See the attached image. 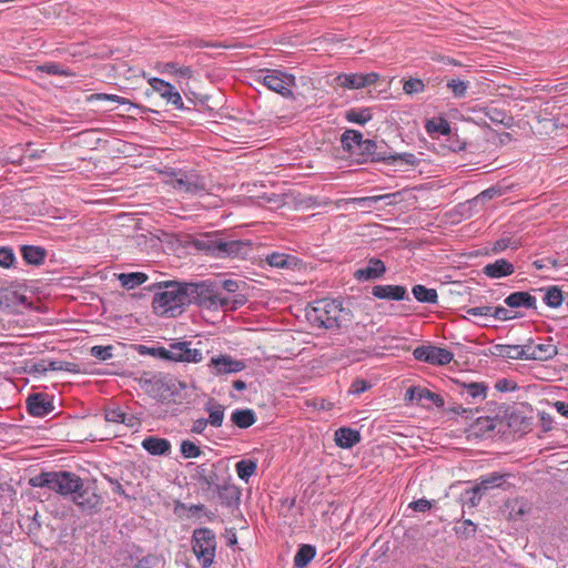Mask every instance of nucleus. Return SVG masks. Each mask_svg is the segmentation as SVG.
I'll return each instance as SVG.
<instances>
[{
	"mask_svg": "<svg viewBox=\"0 0 568 568\" xmlns=\"http://www.w3.org/2000/svg\"><path fill=\"white\" fill-rule=\"evenodd\" d=\"M335 80L339 87L346 89H361L364 83L362 82V73H343L337 75Z\"/></svg>",
	"mask_w": 568,
	"mask_h": 568,
	"instance_id": "37998d69",
	"label": "nucleus"
},
{
	"mask_svg": "<svg viewBox=\"0 0 568 568\" xmlns=\"http://www.w3.org/2000/svg\"><path fill=\"white\" fill-rule=\"evenodd\" d=\"M78 487L70 494L71 501L85 515H95L101 511L103 499L98 493L97 480L78 478Z\"/></svg>",
	"mask_w": 568,
	"mask_h": 568,
	"instance_id": "39448f33",
	"label": "nucleus"
},
{
	"mask_svg": "<svg viewBox=\"0 0 568 568\" xmlns=\"http://www.w3.org/2000/svg\"><path fill=\"white\" fill-rule=\"evenodd\" d=\"M515 272L513 263L505 258L496 260L484 266L483 273L490 278H501L511 275Z\"/></svg>",
	"mask_w": 568,
	"mask_h": 568,
	"instance_id": "393cba45",
	"label": "nucleus"
},
{
	"mask_svg": "<svg viewBox=\"0 0 568 568\" xmlns=\"http://www.w3.org/2000/svg\"><path fill=\"white\" fill-rule=\"evenodd\" d=\"M537 291L545 292L542 300L547 306L551 308H558L561 306L564 302V295L562 291L557 285L540 287Z\"/></svg>",
	"mask_w": 568,
	"mask_h": 568,
	"instance_id": "c9c22d12",
	"label": "nucleus"
},
{
	"mask_svg": "<svg viewBox=\"0 0 568 568\" xmlns=\"http://www.w3.org/2000/svg\"><path fill=\"white\" fill-rule=\"evenodd\" d=\"M508 247L517 248L518 245L515 242H513L510 237H503L497 240L493 244L491 251L497 254L505 251Z\"/></svg>",
	"mask_w": 568,
	"mask_h": 568,
	"instance_id": "69168bd1",
	"label": "nucleus"
},
{
	"mask_svg": "<svg viewBox=\"0 0 568 568\" xmlns=\"http://www.w3.org/2000/svg\"><path fill=\"white\" fill-rule=\"evenodd\" d=\"M192 549L202 568H209L215 557L216 537L212 529L202 527L193 530Z\"/></svg>",
	"mask_w": 568,
	"mask_h": 568,
	"instance_id": "423d86ee",
	"label": "nucleus"
},
{
	"mask_svg": "<svg viewBox=\"0 0 568 568\" xmlns=\"http://www.w3.org/2000/svg\"><path fill=\"white\" fill-rule=\"evenodd\" d=\"M174 351V362L200 363L203 359L202 352L191 347V342H174L170 344Z\"/></svg>",
	"mask_w": 568,
	"mask_h": 568,
	"instance_id": "6ab92c4d",
	"label": "nucleus"
},
{
	"mask_svg": "<svg viewBox=\"0 0 568 568\" xmlns=\"http://www.w3.org/2000/svg\"><path fill=\"white\" fill-rule=\"evenodd\" d=\"M413 355L417 361L439 366L449 364L454 358V354L449 349L433 345L418 346L414 349Z\"/></svg>",
	"mask_w": 568,
	"mask_h": 568,
	"instance_id": "f8f14e48",
	"label": "nucleus"
},
{
	"mask_svg": "<svg viewBox=\"0 0 568 568\" xmlns=\"http://www.w3.org/2000/svg\"><path fill=\"white\" fill-rule=\"evenodd\" d=\"M353 320V312L349 308L343 306V301H341V312H338L336 316V326L335 329H339L342 327H346Z\"/></svg>",
	"mask_w": 568,
	"mask_h": 568,
	"instance_id": "13d9d810",
	"label": "nucleus"
},
{
	"mask_svg": "<svg viewBox=\"0 0 568 568\" xmlns=\"http://www.w3.org/2000/svg\"><path fill=\"white\" fill-rule=\"evenodd\" d=\"M505 304L510 308L537 310V298L529 292L517 291L505 298Z\"/></svg>",
	"mask_w": 568,
	"mask_h": 568,
	"instance_id": "5701e85b",
	"label": "nucleus"
},
{
	"mask_svg": "<svg viewBox=\"0 0 568 568\" xmlns=\"http://www.w3.org/2000/svg\"><path fill=\"white\" fill-rule=\"evenodd\" d=\"M485 116L495 124H503L505 128H511L514 118L509 115L504 109L496 106H487L484 109Z\"/></svg>",
	"mask_w": 568,
	"mask_h": 568,
	"instance_id": "f704fd0d",
	"label": "nucleus"
},
{
	"mask_svg": "<svg viewBox=\"0 0 568 568\" xmlns=\"http://www.w3.org/2000/svg\"><path fill=\"white\" fill-rule=\"evenodd\" d=\"M142 447L154 456H166L171 453V443L166 438L155 436L145 437Z\"/></svg>",
	"mask_w": 568,
	"mask_h": 568,
	"instance_id": "cd10ccee",
	"label": "nucleus"
},
{
	"mask_svg": "<svg viewBox=\"0 0 568 568\" xmlns=\"http://www.w3.org/2000/svg\"><path fill=\"white\" fill-rule=\"evenodd\" d=\"M334 439L338 447L352 448L361 442V434L351 427H341L335 432Z\"/></svg>",
	"mask_w": 568,
	"mask_h": 568,
	"instance_id": "c85d7f7f",
	"label": "nucleus"
},
{
	"mask_svg": "<svg viewBox=\"0 0 568 568\" xmlns=\"http://www.w3.org/2000/svg\"><path fill=\"white\" fill-rule=\"evenodd\" d=\"M262 83L271 91H274L286 99H294L291 90L295 85V75L277 69L266 70Z\"/></svg>",
	"mask_w": 568,
	"mask_h": 568,
	"instance_id": "1a4fd4ad",
	"label": "nucleus"
},
{
	"mask_svg": "<svg viewBox=\"0 0 568 568\" xmlns=\"http://www.w3.org/2000/svg\"><path fill=\"white\" fill-rule=\"evenodd\" d=\"M498 417H478L470 426L471 433L477 437L490 436L496 428Z\"/></svg>",
	"mask_w": 568,
	"mask_h": 568,
	"instance_id": "2f4dec72",
	"label": "nucleus"
},
{
	"mask_svg": "<svg viewBox=\"0 0 568 568\" xmlns=\"http://www.w3.org/2000/svg\"><path fill=\"white\" fill-rule=\"evenodd\" d=\"M180 450L184 458H196L202 454L201 448L189 439L182 440Z\"/></svg>",
	"mask_w": 568,
	"mask_h": 568,
	"instance_id": "603ef678",
	"label": "nucleus"
},
{
	"mask_svg": "<svg viewBox=\"0 0 568 568\" xmlns=\"http://www.w3.org/2000/svg\"><path fill=\"white\" fill-rule=\"evenodd\" d=\"M393 194H383V195H374V196H364V197H353L349 199L351 203L357 204L362 207H372L377 204L379 201L389 199Z\"/></svg>",
	"mask_w": 568,
	"mask_h": 568,
	"instance_id": "8fccbe9b",
	"label": "nucleus"
},
{
	"mask_svg": "<svg viewBox=\"0 0 568 568\" xmlns=\"http://www.w3.org/2000/svg\"><path fill=\"white\" fill-rule=\"evenodd\" d=\"M341 144L348 158L357 164H392L393 149L384 140L364 139L363 133L347 129L341 136Z\"/></svg>",
	"mask_w": 568,
	"mask_h": 568,
	"instance_id": "f257e3e1",
	"label": "nucleus"
},
{
	"mask_svg": "<svg viewBox=\"0 0 568 568\" xmlns=\"http://www.w3.org/2000/svg\"><path fill=\"white\" fill-rule=\"evenodd\" d=\"M446 87L452 91L454 98L462 99L466 97L469 82L460 79H450L447 81Z\"/></svg>",
	"mask_w": 568,
	"mask_h": 568,
	"instance_id": "de8ad7c7",
	"label": "nucleus"
},
{
	"mask_svg": "<svg viewBox=\"0 0 568 568\" xmlns=\"http://www.w3.org/2000/svg\"><path fill=\"white\" fill-rule=\"evenodd\" d=\"M149 84L153 91L158 92L161 98L166 99L168 102L172 103L175 109L183 110L184 104L181 94L169 82L160 79L152 78L149 80Z\"/></svg>",
	"mask_w": 568,
	"mask_h": 568,
	"instance_id": "dca6fc26",
	"label": "nucleus"
},
{
	"mask_svg": "<svg viewBox=\"0 0 568 568\" xmlns=\"http://www.w3.org/2000/svg\"><path fill=\"white\" fill-rule=\"evenodd\" d=\"M20 253L23 261L28 265L40 266L44 264L48 252L42 246L37 245H22L20 247Z\"/></svg>",
	"mask_w": 568,
	"mask_h": 568,
	"instance_id": "bb28decb",
	"label": "nucleus"
},
{
	"mask_svg": "<svg viewBox=\"0 0 568 568\" xmlns=\"http://www.w3.org/2000/svg\"><path fill=\"white\" fill-rule=\"evenodd\" d=\"M26 404L29 415L33 417H44L54 410L53 396L48 393L30 394Z\"/></svg>",
	"mask_w": 568,
	"mask_h": 568,
	"instance_id": "4468645a",
	"label": "nucleus"
},
{
	"mask_svg": "<svg viewBox=\"0 0 568 568\" xmlns=\"http://www.w3.org/2000/svg\"><path fill=\"white\" fill-rule=\"evenodd\" d=\"M385 273V263L381 258L371 257L365 267L355 271L354 277L359 282L375 281L383 277Z\"/></svg>",
	"mask_w": 568,
	"mask_h": 568,
	"instance_id": "a211bd4d",
	"label": "nucleus"
},
{
	"mask_svg": "<svg viewBox=\"0 0 568 568\" xmlns=\"http://www.w3.org/2000/svg\"><path fill=\"white\" fill-rule=\"evenodd\" d=\"M338 312H341V300L322 298L314 302V305L307 311L306 315L318 327L335 329Z\"/></svg>",
	"mask_w": 568,
	"mask_h": 568,
	"instance_id": "0eeeda50",
	"label": "nucleus"
},
{
	"mask_svg": "<svg viewBox=\"0 0 568 568\" xmlns=\"http://www.w3.org/2000/svg\"><path fill=\"white\" fill-rule=\"evenodd\" d=\"M374 297L388 301L409 300L407 288L403 285H375L372 290Z\"/></svg>",
	"mask_w": 568,
	"mask_h": 568,
	"instance_id": "412c9836",
	"label": "nucleus"
},
{
	"mask_svg": "<svg viewBox=\"0 0 568 568\" xmlns=\"http://www.w3.org/2000/svg\"><path fill=\"white\" fill-rule=\"evenodd\" d=\"M405 398L412 402H416V404L430 408L425 402H430L437 408H443L445 406L444 398L428 388L412 386L406 390Z\"/></svg>",
	"mask_w": 568,
	"mask_h": 568,
	"instance_id": "2eb2a0df",
	"label": "nucleus"
},
{
	"mask_svg": "<svg viewBox=\"0 0 568 568\" xmlns=\"http://www.w3.org/2000/svg\"><path fill=\"white\" fill-rule=\"evenodd\" d=\"M455 532L459 538L467 539L475 535L476 525L470 520H463L459 525L455 526Z\"/></svg>",
	"mask_w": 568,
	"mask_h": 568,
	"instance_id": "3c124183",
	"label": "nucleus"
},
{
	"mask_svg": "<svg viewBox=\"0 0 568 568\" xmlns=\"http://www.w3.org/2000/svg\"><path fill=\"white\" fill-rule=\"evenodd\" d=\"M193 478L203 487L206 489L215 488L216 485H219L217 479V473H216V465L212 464L211 468L209 469L205 464L199 465L195 468V474L193 475Z\"/></svg>",
	"mask_w": 568,
	"mask_h": 568,
	"instance_id": "b1692460",
	"label": "nucleus"
},
{
	"mask_svg": "<svg viewBox=\"0 0 568 568\" xmlns=\"http://www.w3.org/2000/svg\"><path fill=\"white\" fill-rule=\"evenodd\" d=\"M491 354L510 359H527L528 353L520 345L496 344L493 346Z\"/></svg>",
	"mask_w": 568,
	"mask_h": 568,
	"instance_id": "7c9ffc66",
	"label": "nucleus"
},
{
	"mask_svg": "<svg viewBox=\"0 0 568 568\" xmlns=\"http://www.w3.org/2000/svg\"><path fill=\"white\" fill-rule=\"evenodd\" d=\"M235 469H236L237 476L245 483H248V479L257 470V462L254 459H242L236 463Z\"/></svg>",
	"mask_w": 568,
	"mask_h": 568,
	"instance_id": "79ce46f5",
	"label": "nucleus"
},
{
	"mask_svg": "<svg viewBox=\"0 0 568 568\" xmlns=\"http://www.w3.org/2000/svg\"><path fill=\"white\" fill-rule=\"evenodd\" d=\"M214 490H216L222 505L229 508L239 507L242 493L237 486L229 483L223 485L219 484Z\"/></svg>",
	"mask_w": 568,
	"mask_h": 568,
	"instance_id": "4be33fe9",
	"label": "nucleus"
},
{
	"mask_svg": "<svg viewBox=\"0 0 568 568\" xmlns=\"http://www.w3.org/2000/svg\"><path fill=\"white\" fill-rule=\"evenodd\" d=\"M509 509V518L513 520L521 519L530 511V505L524 498H516L507 504Z\"/></svg>",
	"mask_w": 568,
	"mask_h": 568,
	"instance_id": "a19ab883",
	"label": "nucleus"
},
{
	"mask_svg": "<svg viewBox=\"0 0 568 568\" xmlns=\"http://www.w3.org/2000/svg\"><path fill=\"white\" fill-rule=\"evenodd\" d=\"M557 353V346L551 343V338H548V343L536 345L531 353H528L527 359L548 361L554 358Z\"/></svg>",
	"mask_w": 568,
	"mask_h": 568,
	"instance_id": "72a5a7b5",
	"label": "nucleus"
},
{
	"mask_svg": "<svg viewBox=\"0 0 568 568\" xmlns=\"http://www.w3.org/2000/svg\"><path fill=\"white\" fill-rule=\"evenodd\" d=\"M152 291V308L155 315L161 317H178L190 305L185 283L176 281H163L150 286Z\"/></svg>",
	"mask_w": 568,
	"mask_h": 568,
	"instance_id": "f03ea898",
	"label": "nucleus"
},
{
	"mask_svg": "<svg viewBox=\"0 0 568 568\" xmlns=\"http://www.w3.org/2000/svg\"><path fill=\"white\" fill-rule=\"evenodd\" d=\"M214 308L219 310L221 308L224 312L231 311L232 301L231 297L223 296L219 291V285L216 284L215 292H214Z\"/></svg>",
	"mask_w": 568,
	"mask_h": 568,
	"instance_id": "052dcab7",
	"label": "nucleus"
},
{
	"mask_svg": "<svg viewBox=\"0 0 568 568\" xmlns=\"http://www.w3.org/2000/svg\"><path fill=\"white\" fill-rule=\"evenodd\" d=\"M412 293L420 303L436 304L438 301L437 291L435 288H428L422 284L414 285Z\"/></svg>",
	"mask_w": 568,
	"mask_h": 568,
	"instance_id": "ea45409f",
	"label": "nucleus"
},
{
	"mask_svg": "<svg viewBox=\"0 0 568 568\" xmlns=\"http://www.w3.org/2000/svg\"><path fill=\"white\" fill-rule=\"evenodd\" d=\"M204 410L209 414L206 420L210 426L220 428L224 422L225 406L211 397L204 404Z\"/></svg>",
	"mask_w": 568,
	"mask_h": 568,
	"instance_id": "a878e982",
	"label": "nucleus"
},
{
	"mask_svg": "<svg viewBox=\"0 0 568 568\" xmlns=\"http://www.w3.org/2000/svg\"><path fill=\"white\" fill-rule=\"evenodd\" d=\"M454 390L457 392L468 404L484 400L487 396L488 385L485 382H460L453 379Z\"/></svg>",
	"mask_w": 568,
	"mask_h": 568,
	"instance_id": "ddd939ff",
	"label": "nucleus"
},
{
	"mask_svg": "<svg viewBox=\"0 0 568 568\" xmlns=\"http://www.w3.org/2000/svg\"><path fill=\"white\" fill-rule=\"evenodd\" d=\"M210 367L214 369L215 375L237 373L245 369L246 364L243 361L234 359L231 355L221 354L211 358Z\"/></svg>",
	"mask_w": 568,
	"mask_h": 568,
	"instance_id": "f3484780",
	"label": "nucleus"
},
{
	"mask_svg": "<svg viewBox=\"0 0 568 568\" xmlns=\"http://www.w3.org/2000/svg\"><path fill=\"white\" fill-rule=\"evenodd\" d=\"M145 384L151 386L150 392L162 403L170 402L172 397L180 396L181 392L186 388L185 382L168 376L145 379Z\"/></svg>",
	"mask_w": 568,
	"mask_h": 568,
	"instance_id": "6e6552de",
	"label": "nucleus"
},
{
	"mask_svg": "<svg viewBox=\"0 0 568 568\" xmlns=\"http://www.w3.org/2000/svg\"><path fill=\"white\" fill-rule=\"evenodd\" d=\"M89 102L92 101H111L116 102L119 104H126L129 100L126 98L116 95V94H106V93H93L87 98Z\"/></svg>",
	"mask_w": 568,
	"mask_h": 568,
	"instance_id": "4d7b16f0",
	"label": "nucleus"
},
{
	"mask_svg": "<svg viewBox=\"0 0 568 568\" xmlns=\"http://www.w3.org/2000/svg\"><path fill=\"white\" fill-rule=\"evenodd\" d=\"M105 419L111 423H126V414L121 408H112L105 412Z\"/></svg>",
	"mask_w": 568,
	"mask_h": 568,
	"instance_id": "e2e57ef3",
	"label": "nucleus"
},
{
	"mask_svg": "<svg viewBox=\"0 0 568 568\" xmlns=\"http://www.w3.org/2000/svg\"><path fill=\"white\" fill-rule=\"evenodd\" d=\"M231 422L239 428L246 429L256 422V415L253 409L237 408L232 412Z\"/></svg>",
	"mask_w": 568,
	"mask_h": 568,
	"instance_id": "473e14b6",
	"label": "nucleus"
},
{
	"mask_svg": "<svg viewBox=\"0 0 568 568\" xmlns=\"http://www.w3.org/2000/svg\"><path fill=\"white\" fill-rule=\"evenodd\" d=\"M403 90L406 94H416L425 90L423 80L417 78H409L404 82Z\"/></svg>",
	"mask_w": 568,
	"mask_h": 568,
	"instance_id": "5fc2aeb1",
	"label": "nucleus"
},
{
	"mask_svg": "<svg viewBox=\"0 0 568 568\" xmlns=\"http://www.w3.org/2000/svg\"><path fill=\"white\" fill-rule=\"evenodd\" d=\"M265 262L272 267L293 270L298 264V258L294 255L273 252L266 255Z\"/></svg>",
	"mask_w": 568,
	"mask_h": 568,
	"instance_id": "c756f323",
	"label": "nucleus"
},
{
	"mask_svg": "<svg viewBox=\"0 0 568 568\" xmlns=\"http://www.w3.org/2000/svg\"><path fill=\"white\" fill-rule=\"evenodd\" d=\"M371 387L372 385L369 382L362 378H356L353 381L351 385L349 393L354 395H359L369 389Z\"/></svg>",
	"mask_w": 568,
	"mask_h": 568,
	"instance_id": "774afa93",
	"label": "nucleus"
},
{
	"mask_svg": "<svg viewBox=\"0 0 568 568\" xmlns=\"http://www.w3.org/2000/svg\"><path fill=\"white\" fill-rule=\"evenodd\" d=\"M316 555V548L312 545H301L294 557L295 568H306L308 564L314 559Z\"/></svg>",
	"mask_w": 568,
	"mask_h": 568,
	"instance_id": "e433bc0d",
	"label": "nucleus"
},
{
	"mask_svg": "<svg viewBox=\"0 0 568 568\" xmlns=\"http://www.w3.org/2000/svg\"><path fill=\"white\" fill-rule=\"evenodd\" d=\"M90 354H91V356H93L100 361H108V359L112 358V356H113V346L112 345H106V346L95 345V346L91 347Z\"/></svg>",
	"mask_w": 568,
	"mask_h": 568,
	"instance_id": "6e6d98bb",
	"label": "nucleus"
},
{
	"mask_svg": "<svg viewBox=\"0 0 568 568\" xmlns=\"http://www.w3.org/2000/svg\"><path fill=\"white\" fill-rule=\"evenodd\" d=\"M445 145L453 152H460L466 149V140L460 139L456 132L450 131V136H446Z\"/></svg>",
	"mask_w": 568,
	"mask_h": 568,
	"instance_id": "864d4df0",
	"label": "nucleus"
},
{
	"mask_svg": "<svg viewBox=\"0 0 568 568\" xmlns=\"http://www.w3.org/2000/svg\"><path fill=\"white\" fill-rule=\"evenodd\" d=\"M196 247L215 258L245 260L252 252V242L248 240H236L221 233L205 235L203 239L197 240Z\"/></svg>",
	"mask_w": 568,
	"mask_h": 568,
	"instance_id": "7ed1b4c3",
	"label": "nucleus"
},
{
	"mask_svg": "<svg viewBox=\"0 0 568 568\" xmlns=\"http://www.w3.org/2000/svg\"><path fill=\"white\" fill-rule=\"evenodd\" d=\"M393 154L395 158L392 160V164L396 161H400L406 165L415 166L419 162V160L413 153H397L393 150Z\"/></svg>",
	"mask_w": 568,
	"mask_h": 568,
	"instance_id": "0e129e2a",
	"label": "nucleus"
},
{
	"mask_svg": "<svg viewBox=\"0 0 568 568\" xmlns=\"http://www.w3.org/2000/svg\"><path fill=\"white\" fill-rule=\"evenodd\" d=\"M173 187L180 192L197 194L206 191L205 179L196 171L178 170L172 173Z\"/></svg>",
	"mask_w": 568,
	"mask_h": 568,
	"instance_id": "9b49d317",
	"label": "nucleus"
},
{
	"mask_svg": "<svg viewBox=\"0 0 568 568\" xmlns=\"http://www.w3.org/2000/svg\"><path fill=\"white\" fill-rule=\"evenodd\" d=\"M140 348H141V351H140L141 354H150L156 358H161V359L169 361V362H174V356H173L174 351L171 347L168 349L162 346L146 347V346L141 345Z\"/></svg>",
	"mask_w": 568,
	"mask_h": 568,
	"instance_id": "a18cd8bd",
	"label": "nucleus"
},
{
	"mask_svg": "<svg viewBox=\"0 0 568 568\" xmlns=\"http://www.w3.org/2000/svg\"><path fill=\"white\" fill-rule=\"evenodd\" d=\"M132 568H164V560L160 556L149 554L139 559Z\"/></svg>",
	"mask_w": 568,
	"mask_h": 568,
	"instance_id": "09e8293b",
	"label": "nucleus"
},
{
	"mask_svg": "<svg viewBox=\"0 0 568 568\" xmlns=\"http://www.w3.org/2000/svg\"><path fill=\"white\" fill-rule=\"evenodd\" d=\"M372 112L368 108L363 109H351L346 112L345 119L348 122L364 125L372 120Z\"/></svg>",
	"mask_w": 568,
	"mask_h": 568,
	"instance_id": "c03bdc74",
	"label": "nucleus"
},
{
	"mask_svg": "<svg viewBox=\"0 0 568 568\" xmlns=\"http://www.w3.org/2000/svg\"><path fill=\"white\" fill-rule=\"evenodd\" d=\"M16 262L13 250L8 246L0 247V266L4 268L11 267Z\"/></svg>",
	"mask_w": 568,
	"mask_h": 568,
	"instance_id": "bf43d9fd",
	"label": "nucleus"
},
{
	"mask_svg": "<svg viewBox=\"0 0 568 568\" xmlns=\"http://www.w3.org/2000/svg\"><path fill=\"white\" fill-rule=\"evenodd\" d=\"M485 494L486 493L480 488V486L476 484L463 494L464 504L469 507H476Z\"/></svg>",
	"mask_w": 568,
	"mask_h": 568,
	"instance_id": "49530a36",
	"label": "nucleus"
},
{
	"mask_svg": "<svg viewBox=\"0 0 568 568\" xmlns=\"http://www.w3.org/2000/svg\"><path fill=\"white\" fill-rule=\"evenodd\" d=\"M217 283L206 281L200 283H185V291L190 304H195L207 310L214 308V292Z\"/></svg>",
	"mask_w": 568,
	"mask_h": 568,
	"instance_id": "9d476101",
	"label": "nucleus"
},
{
	"mask_svg": "<svg viewBox=\"0 0 568 568\" xmlns=\"http://www.w3.org/2000/svg\"><path fill=\"white\" fill-rule=\"evenodd\" d=\"M44 150L32 149V143H27L23 148V153L19 159V164H22L26 159L33 161L42 158Z\"/></svg>",
	"mask_w": 568,
	"mask_h": 568,
	"instance_id": "680f3d73",
	"label": "nucleus"
},
{
	"mask_svg": "<svg viewBox=\"0 0 568 568\" xmlns=\"http://www.w3.org/2000/svg\"><path fill=\"white\" fill-rule=\"evenodd\" d=\"M79 475L68 470L41 471L30 478L32 487L48 488L62 497L68 498L78 487Z\"/></svg>",
	"mask_w": 568,
	"mask_h": 568,
	"instance_id": "20e7f679",
	"label": "nucleus"
},
{
	"mask_svg": "<svg viewBox=\"0 0 568 568\" xmlns=\"http://www.w3.org/2000/svg\"><path fill=\"white\" fill-rule=\"evenodd\" d=\"M514 477L509 473H498L494 471L487 474L486 476H481L479 481L477 483L480 488L487 493L490 489L499 488L503 490H508L513 485L508 481L509 478Z\"/></svg>",
	"mask_w": 568,
	"mask_h": 568,
	"instance_id": "aec40b11",
	"label": "nucleus"
},
{
	"mask_svg": "<svg viewBox=\"0 0 568 568\" xmlns=\"http://www.w3.org/2000/svg\"><path fill=\"white\" fill-rule=\"evenodd\" d=\"M425 129L429 135L438 133L444 136H450V123L444 118H433L426 122Z\"/></svg>",
	"mask_w": 568,
	"mask_h": 568,
	"instance_id": "58836bf2",
	"label": "nucleus"
},
{
	"mask_svg": "<svg viewBox=\"0 0 568 568\" xmlns=\"http://www.w3.org/2000/svg\"><path fill=\"white\" fill-rule=\"evenodd\" d=\"M42 72L50 75H67L68 72L62 69L61 64L55 62H49L39 68Z\"/></svg>",
	"mask_w": 568,
	"mask_h": 568,
	"instance_id": "338daca9",
	"label": "nucleus"
},
{
	"mask_svg": "<svg viewBox=\"0 0 568 568\" xmlns=\"http://www.w3.org/2000/svg\"><path fill=\"white\" fill-rule=\"evenodd\" d=\"M118 278L122 287L133 290L146 282L148 275L142 272L121 273Z\"/></svg>",
	"mask_w": 568,
	"mask_h": 568,
	"instance_id": "4c0bfd02",
	"label": "nucleus"
}]
</instances>
